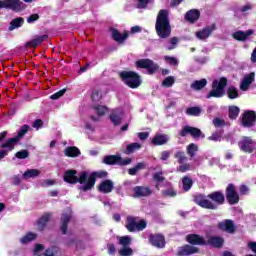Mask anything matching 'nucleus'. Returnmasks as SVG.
Instances as JSON below:
<instances>
[{
    "mask_svg": "<svg viewBox=\"0 0 256 256\" xmlns=\"http://www.w3.org/2000/svg\"><path fill=\"white\" fill-rule=\"evenodd\" d=\"M149 3H151V0H138V9H147Z\"/></svg>",
    "mask_w": 256,
    "mask_h": 256,
    "instance_id": "58",
    "label": "nucleus"
},
{
    "mask_svg": "<svg viewBox=\"0 0 256 256\" xmlns=\"http://www.w3.org/2000/svg\"><path fill=\"white\" fill-rule=\"evenodd\" d=\"M41 185L42 187H51V185H55V180L46 179Z\"/></svg>",
    "mask_w": 256,
    "mask_h": 256,
    "instance_id": "64",
    "label": "nucleus"
},
{
    "mask_svg": "<svg viewBox=\"0 0 256 256\" xmlns=\"http://www.w3.org/2000/svg\"><path fill=\"white\" fill-rule=\"evenodd\" d=\"M17 143H19V140L16 137L10 138V139L6 140L5 143L1 144V148L8 149V151H13V149H15V145H17Z\"/></svg>",
    "mask_w": 256,
    "mask_h": 256,
    "instance_id": "34",
    "label": "nucleus"
},
{
    "mask_svg": "<svg viewBox=\"0 0 256 256\" xmlns=\"http://www.w3.org/2000/svg\"><path fill=\"white\" fill-rule=\"evenodd\" d=\"M221 139H223V136L220 132H214L212 133L211 136L208 137L209 141H215V142L221 141Z\"/></svg>",
    "mask_w": 256,
    "mask_h": 256,
    "instance_id": "54",
    "label": "nucleus"
},
{
    "mask_svg": "<svg viewBox=\"0 0 256 256\" xmlns=\"http://www.w3.org/2000/svg\"><path fill=\"white\" fill-rule=\"evenodd\" d=\"M95 111L97 113V115H99V117H103V115H105V113H107L109 111V108H107V106H96Z\"/></svg>",
    "mask_w": 256,
    "mask_h": 256,
    "instance_id": "50",
    "label": "nucleus"
},
{
    "mask_svg": "<svg viewBox=\"0 0 256 256\" xmlns=\"http://www.w3.org/2000/svg\"><path fill=\"white\" fill-rule=\"evenodd\" d=\"M174 159H177L179 165H183V163H185V161H187V155H185L184 151H177L174 154Z\"/></svg>",
    "mask_w": 256,
    "mask_h": 256,
    "instance_id": "46",
    "label": "nucleus"
},
{
    "mask_svg": "<svg viewBox=\"0 0 256 256\" xmlns=\"http://www.w3.org/2000/svg\"><path fill=\"white\" fill-rule=\"evenodd\" d=\"M156 35L160 39H169L171 37V22L169 21V10H159L156 23H155Z\"/></svg>",
    "mask_w": 256,
    "mask_h": 256,
    "instance_id": "2",
    "label": "nucleus"
},
{
    "mask_svg": "<svg viewBox=\"0 0 256 256\" xmlns=\"http://www.w3.org/2000/svg\"><path fill=\"white\" fill-rule=\"evenodd\" d=\"M217 227L220 231H224L225 233H229L233 235L237 231V226H235V222L231 219H225L217 224Z\"/></svg>",
    "mask_w": 256,
    "mask_h": 256,
    "instance_id": "17",
    "label": "nucleus"
},
{
    "mask_svg": "<svg viewBox=\"0 0 256 256\" xmlns=\"http://www.w3.org/2000/svg\"><path fill=\"white\" fill-rule=\"evenodd\" d=\"M39 175H41V171L38 169H28L23 173V179H33L39 177Z\"/></svg>",
    "mask_w": 256,
    "mask_h": 256,
    "instance_id": "40",
    "label": "nucleus"
},
{
    "mask_svg": "<svg viewBox=\"0 0 256 256\" xmlns=\"http://www.w3.org/2000/svg\"><path fill=\"white\" fill-rule=\"evenodd\" d=\"M255 82V72L246 75L240 83V91H249V87Z\"/></svg>",
    "mask_w": 256,
    "mask_h": 256,
    "instance_id": "23",
    "label": "nucleus"
},
{
    "mask_svg": "<svg viewBox=\"0 0 256 256\" xmlns=\"http://www.w3.org/2000/svg\"><path fill=\"white\" fill-rule=\"evenodd\" d=\"M79 155H81V150H79V148H77V146L66 147V149H65L66 157L75 158V157H79Z\"/></svg>",
    "mask_w": 256,
    "mask_h": 256,
    "instance_id": "31",
    "label": "nucleus"
},
{
    "mask_svg": "<svg viewBox=\"0 0 256 256\" xmlns=\"http://www.w3.org/2000/svg\"><path fill=\"white\" fill-rule=\"evenodd\" d=\"M109 119L114 127H118L123 121V113L119 110H112Z\"/></svg>",
    "mask_w": 256,
    "mask_h": 256,
    "instance_id": "28",
    "label": "nucleus"
},
{
    "mask_svg": "<svg viewBox=\"0 0 256 256\" xmlns=\"http://www.w3.org/2000/svg\"><path fill=\"white\" fill-rule=\"evenodd\" d=\"M133 159L123 158L121 155H107L103 158L102 163L105 165H119L120 167H126V165H131Z\"/></svg>",
    "mask_w": 256,
    "mask_h": 256,
    "instance_id": "9",
    "label": "nucleus"
},
{
    "mask_svg": "<svg viewBox=\"0 0 256 256\" xmlns=\"http://www.w3.org/2000/svg\"><path fill=\"white\" fill-rule=\"evenodd\" d=\"M167 141H169V138H167V136H165L164 134H157L152 139V145H155L156 147L160 145H165Z\"/></svg>",
    "mask_w": 256,
    "mask_h": 256,
    "instance_id": "32",
    "label": "nucleus"
},
{
    "mask_svg": "<svg viewBox=\"0 0 256 256\" xmlns=\"http://www.w3.org/2000/svg\"><path fill=\"white\" fill-rule=\"evenodd\" d=\"M15 157L17 159H27L29 157V151L27 150H20L15 153Z\"/></svg>",
    "mask_w": 256,
    "mask_h": 256,
    "instance_id": "51",
    "label": "nucleus"
},
{
    "mask_svg": "<svg viewBox=\"0 0 256 256\" xmlns=\"http://www.w3.org/2000/svg\"><path fill=\"white\" fill-rule=\"evenodd\" d=\"M199 151V147L195 143H191L187 146V153L189 157H195V153Z\"/></svg>",
    "mask_w": 256,
    "mask_h": 256,
    "instance_id": "47",
    "label": "nucleus"
},
{
    "mask_svg": "<svg viewBox=\"0 0 256 256\" xmlns=\"http://www.w3.org/2000/svg\"><path fill=\"white\" fill-rule=\"evenodd\" d=\"M35 239H37V234L33 232H28L25 236L21 238V243H31V241H35Z\"/></svg>",
    "mask_w": 256,
    "mask_h": 256,
    "instance_id": "45",
    "label": "nucleus"
},
{
    "mask_svg": "<svg viewBox=\"0 0 256 256\" xmlns=\"http://www.w3.org/2000/svg\"><path fill=\"white\" fill-rule=\"evenodd\" d=\"M89 177V173L87 171H81L78 173L77 170H66L65 171V182L70 183L71 185H76V183H80V185H85L87 183V178Z\"/></svg>",
    "mask_w": 256,
    "mask_h": 256,
    "instance_id": "6",
    "label": "nucleus"
},
{
    "mask_svg": "<svg viewBox=\"0 0 256 256\" xmlns=\"http://www.w3.org/2000/svg\"><path fill=\"white\" fill-rule=\"evenodd\" d=\"M186 241L192 247H195V245H200L202 247H207V241H205V238H203L199 234H188L186 236Z\"/></svg>",
    "mask_w": 256,
    "mask_h": 256,
    "instance_id": "19",
    "label": "nucleus"
},
{
    "mask_svg": "<svg viewBox=\"0 0 256 256\" xmlns=\"http://www.w3.org/2000/svg\"><path fill=\"white\" fill-rule=\"evenodd\" d=\"M242 127L251 128L256 125V112L253 110H247L242 114L241 118Z\"/></svg>",
    "mask_w": 256,
    "mask_h": 256,
    "instance_id": "15",
    "label": "nucleus"
},
{
    "mask_svg": "<svg viewBox=\"0 0 256 256\" xmlns=\"http://www.w3.org/2000/svg\"><path fill=\"white\" fill-rule=\"evenodd\" d=\"M114 189H115V184H113V181L109 179L102 181L98 185L99 193H104V194L111 193V191H113Z\"/></svg>",
    "mask_w": 256,
    "mask_h": 256,
    "instance_id": "25",
    "label": "nucleus"
},
{
    "mask_svg": "<svg viewBox=\"0 0 256 256\" xmlns=\"http://www.w3.org/2000/svg\"><path fill=\"white\" fill-rule=\"evenodd\" d=\"M60 231H61L62 235H65V213H62V215H61Z\"/></svg>",
    "mask_w": 256,
    "mask_h": 256,
    "instance_id": "63",
    "label": "nucleus"
},
{
    "mask_svg": "<svg viewBox=\"0 0 256 256\" xmlns=\"http://www.w3.org/2000/svg\"><path fill=\"white\" fill-rule=\"evenodd\" d=\"M164 61H166V63L172 67H177L179 65V60L173 56H165Z\"/></svg>",
    "mask_w": 256,
    "mask_h": 256,
    "instance_id": "49",
    "label": "nucleus"
},
{
    "mask_svg": "<svg viewBox=\"0 0 256 256\" xmlns=\"http://www.w3.org/2000/svg\"><path fill=\"white\" fill-rule=\"evenodd\" d=\"M148 241L152 247H156L157 249H165V235L161 233L150 234Z\"/></svg>",
    "mask_w": 256,
    "mask_h": 256,
    "instance_id": "16",
    "label": "nucleus"
},
{
    "mask_svg": "<svg viewBox=\"0 0 256 256\" xmlns=\"http://www.w3.org/2000/svg\"><path fill=\"white\" fill-rule=\"evenodd\" d=\"M32 127H33L34 129H37V130L41 129V127H43V120H41V119H36V120L32 123Z\"/></svg>",
    "mask_w": 256,
    "mask_h": 256,
    "instance_id": "60",
    "label": "nucleus"
},
{
    "mask_svg": "<svg viewBox=\"0 0 256 256\" xmlns=\"http://www.w3.org/2000/svg\"><path fill=\"white\" fill-rule=\"evenodd\" d=\"M129 38V32L125 31L123 34L119 32V30L113 28L112 29V39L116 41V43H124Z\"/></svg>",
    "mask_w": 256,
    "mask_h": 256,
    "instance_id": "30",
    "label": "nucleus"
},
{
    "mask_svg": "<svg viewBox=\"0 0 256 256\" xmlns=\"http://www.w3.org/2000/svg\"><path fill=\"white\" fill-rule=\"evenodd\" d=\"M153 190L149 186H135L134 187V197H149L152 195Z\"/></svg>",
    "mask_w": 256,
    "mask_h": 256,
    "instance_id": "27",
    "label": "nucleus"
},
{
    "mask_svg": "<svg viewBox=\"0 0 256 256\" xmlns=\"http://www.w3.org/2000/svg\"><path fill=\"white\" fill-rule=\"evenodd\" d=\"M91 99L92 101H94L95 103H97V101H99V99H101V92L100 91H93L92 95H91Z\"/></svg>",
    "mask_w": 256,
    "mask_h": 256,
    "instance_id": "59",
    "label": "nucleus"
},
{
    "mask_svg": "<svg viewBox=\"0 0 256 256\" xmlns=\"http://www.w3.org/2000/svg\"><path fill=\"white\" fill-rule=\"evenodd\" d=\"M228 98L230 99H238L239 98V90L235 86H230L226 91Z\"/></svg>",
    "mask_w": 256,
    "mask_h": 256,
    "instance_id": "43",
    "label": "nucleus"
},
{
    "mask_svg": "<svg viewBox=\"0 0 256 256\" xmlns=\"http://www.w3.org/2000/svg\"><path fill=\"white\" fill-rule=\"evenodd\" d=\"M109 173L105 170L94 171L92 172L86 179V183L79 187V191H83V193H87V191H91L93 187H95V183H97V179H105L107 178Z\"/></svg>",
    "mask_w": 256,
    "mask_h": 256,
    "instance_id": "5",
    "label": "nucleus"
},
{
    "mask_svg": "<svg viewBox=\"0 0 256 256\" xmlns=\"http://www.w3.org/2000/svg\"><path fill=\"white\" fill-rule=\"evenodd\" d=\"M143 169H147V164H145V162H139L134 167L129 168L128 173L129 175L135 176L138 171H143Z\"/></svg>",
    "mask_w": 256,
    "mask_h": 256,
    "instance_id": "38",
    "label": "nucleus"
},
{
    "mask_svg": "<svg viewBox=\"0 0 256 256\" xmlns=\"http://www.w3.org/2000/svg\"><path fill=\"white\" fill-rule=\"evenodd\" d=\"M217 29V25L212 24L210 26L204 27L202 30H199L196 32L197 39H200L201 41L205 39H209V36Z\"/></svg>",
    "mask_w": 256,
    "mask_h": 256,
    "instance_id": "21",
    "label": "nucleus"
},
{
    "mask_svg": "<svg viewBox=\"0 0 256 256\" xmlns=\"http://www.w3.org/2000/svg\"><path fill=\"white\" fill-rule=\"evenodd\" d=\"M205 87H207V79L205 78L196 80L191 84V89L194 91H201V89H205Z\"/></svg>",
    "mask_w": 256,
    "mask_h": 256,
    "instance_id": "36",
    "label": "nucleus"
},
{
    "mask_svg": "<svg viewBox=\"0 0 256 256\" xmlns=\"http://www.w3.org/2000/svg\"><path fill=\"white\" fill-rule=\"evenodd\" d=\"M239 113H241V109L238 106H230L228 108V117L232 121H235L239 117Z\"/></svg>",
    "mask_w": 256,
    "mask_h": 256,
    "instance_id": "39",
    "label": "nucleus"
},
{
    "mask_svg": "<svg viewBox=\"0 0 256 256\" xmlns=\"http://www.w3.org/2000/svg\"><path fill=\"white\" fill-rule=\"evenodd\" d=\"M127 231L129 233H135L136 231H145L147 229V221L145 219H140L135 216H127L126 225Z\"/></svg>",
    "mask_w": 256,
    "mask_h": 256,
    "instance_id": "7",
    "label": "nucleus"
},
{
    "mask_svg": "<svg viewBox=\"0 0 256 256\" xmlns=\"http://www.w3.org/2000/svg\"><path fill=\"white\" fill-rule=\"evenodd\" d=\"M210 245V247H214V249H222L225 245V238L219 235H212L208 237L206 241V246Z\"/></svg>",
    "mask_w": 256,
    "mask_h": 256,
    "instance_id": "20",
    "label": "nucleus"
},
{
    "mask_svg": "<svg viewBox=\"0 0 256 256\" xmlns=\"http://www.w3.org/2000/svg\"><path fill=\"white\" fill-rule=\"evenodd\" d=\"M186 114L192 117H199L201 115V108L197 106L189 107L186 109Z\"/></svg>",
    "mask_w": 256,
    "mask_h": 256,
    "instance_id": "44",
    "label": "nucleus"
},
{
    "mask_svg": "<svg viewBox=\"0 0 256 256\" xmlns=\"http://www.w3.org/2000/svg\"><path fill=\"white\" fill-rule=\"evenodd\" d=\"M49 39V35L44 34L41 36H36L34 39L25 43V47H29L30 49H37L41 43H45Z\"/></svg>",
    "mask_w": 256,
    "mask_h": 256,
    "instance_id": "22",
    "label": "nucleus"
},
{
    "mask_svg": "<svg viewBox=\"0 0 256 256\" xmlns=\"http://www.w3.org/2000/svg\"><path fill=\"white\" fill-rule=\"evenodd\" d=\"M136 67L138 69H146L148 71V75H154V73L159 71V64L148 58L137 60Z\"/></svg>",
    "mask_w": 256,
    "mask_h": 256,
    "instance_id": "11",
    "label": "nucleus"
},
{
    "mask_svg": "<svg viewBox=\"0 0 256 256\" xmlns=\"http://www.w3.org/2000/svg\"><path fill=\"white\" fill-rule=\"evenodd\" d=\"M256 141L251 138V136H244L242 139L238 142V147L240 150L243 151V153H254Z\"/></svg>",
    "mask_w": 256,
    "mask_h": 256,
    "instance_id": "12",
    "label": "nucleus"
},
{
    "mask_svg": "<svg viewBox=\"0 0 256 256\" xmlns=\"http://www.w3.org/2000/svg\"><path fill=\"white\" fill-rule=\"evenodd\" d=\"M172 85H175V77L168 76L162 81V87L170 88Z\"/></svg>",
    "mask_w": 256,
    "mask_h": 256,
    "instance_id": "48",
    "label": "nucleus"
},
{
    "mask_svg": "<svg viewBox=\"0 0 256 256\" xmlns=\"http://www.w3.org/2000/svg\"><path fill=\"white\" fill-rule=\"evenodd\" d=\"M63 95H65V88H63L60 91L52 94L50 96V99H52V101H57L58 99H61V97H63Z\"/></svg>",
    "mask_w": 256,
    "mask_h": 256,
    "instance_id": "52",
    "label": "nucleus"
},
{
    "mask_svg": "<svg viewBox=\"0 0 256 256\" xmlns=\"http://www.w3.org/2000/svg\"><path fill=\"white\" fill-rule=\"evenodd\" d=\"M224 195L229 205H237V203H239V193L237 192L235 184H228Z\"/></svg>",
    "mask_w": 256,
    "mask_h": 256,
    "instance_id": "13",
    "label": "nucleus"
},
{
    "mask_svg": "<svg viewBox=\"0 0 256 256\" xmlns=\"http://www.w3.org/2000/svg\"><path fill=\"white\" fill-rule=\"evenodd\" d=\"M0 9H10L15 13H21L27 9V5L21 0H0Z\"/></svg>",
    "mask_w": 256,
    "mask_h": 256,
    "instance_id": "8",
    "label": "nucleus"
},
{
    "mask_svg": "<svg viewBox=\"0 0 256 256\" xmlns=\"http://www.w3.org/2000/svg\"><path fill=\"white\" fill-rule=\"evenodd\" d=\"M255 31L253 29H249L246 32L243 30H238L232 34L233 39L235 41H242L245 42L247 39H249L250 35H253Z\"/></svg>",
    "mask_w": 256,
    "mask_h": 256,
    "instance_id": "24",
    "label": "nucleus"
},
{
    "mask_svg": "<svg viewBox=\"0 0 256 256\" xmlns=\"http://www.w3.org/2000/svg\"><path fill=\"white\" fill-rule=\"evenodd\" d=\"M70 221L73 223L76 222L75 216H73V210L68 207L65 212V235H67V225H69Z\"/></svg>",
    "mask_w": 256,
    "mask_h": 256,
    "instance_id": "33",
    "label": "nucleus"
},
{
    "mask_svg": "<svg viewBox=\"0 0 256 256\" xmlns=\"http://www.w3.org/2000/svg\"><path fill=\"white\" fill-rule=\"evenodd\" d=\"M225 87H227V78L221 77L219 80H213L212 89L206 95V99H211V97L220 99L225 95Z\"/></svg>",
    "mask_w": 256,
    "mask_h": 256,
    "instance_id": "4",
    "label": "nucleus"
},
{
    "mask_svg": "<svg viewBox=\"0 0 256 256\" xmlns=\"http://www.w3.org/2000/svg\"><path fill=\"white\" fill-rule=\"evenodd\" d=\"M31 131V126L24 124L20 127V130L18 131V134L15 136L19 141L25 137L26 133H29Z\"/></svg>",
    "mask_w": 256,
    "mask_h": 256,
    "instance_id": "42",
    "label": "nucleus"
},
{
    "mask_svg": "<svg viewBox=\"0 0 256 256\" xmlns=\"http://www.w3.org/2000/svg\"><path fill=\"white\" fill-rule=\"evenodd\" d=\"M35 21H39V14H32L27 18V23H35Z\"/></svg>",
    "mask_w": 256,
    "mask_h": 256,
    "instance_id": "62",
    "label": "nucleus"
},
{
    "mask_svg": "<svg viewBox=\"0 0 256 256\" xmlns=\"http://www.w3.org/2000/svg\"><path fill=\"white\" fill-rule=\"evenodd\" d=\"M153 181H157L158 183H163L165 181V178L163 176V172H156L153 175Z\"/></svg>",
    "mask_w": 256,
    "mask_h": 256,
    "instance_id": "56",
    "label": "nucleus"
},
{
    "mask_svg": "<svg viewBox=\"0 0 256 256\" xmlns=\"http://www.w3.org/2000/svg\"><path fill=\"white\" fill-rule=\"evenodd\" d=\"M180 137H186L188 135H191L193 139H205V134H203V131L197 127L186 125L184 126L181 131L179 132Z\"/></svg>",
    "mask_w": 256,
    "mask_h": 256,
    "instance_id": "14",
    "label": "nucleus"
},
{
    "mask_svg": "<svg viewBox=\"0 0 256 256\" xmlns=\"http://www.w3.org/2000/svg\"><path fill=\"white\" fill-rule=\"evenodd\" d=\"M213 125H214V127L219 128V127H225V125H227V123L225 122V120H223L221 118H214Z\"/></svg>",
    "mask_w": 256,
    "mask_h": 256,
    "instance_id": "53",
    "label": "nucleus"
},
{
    "mask_svg": "<svg viewBox=\"0 0 256 256\" xmlns=\"http://www.w3.org/2000/svg\"><path fill=\"white\" fill-rule=\"evenodd\" d=\"M177 171L179 173H187V171H191V164L186 163V164H182L177 168Z\"/></svg>",
    "mask_w": 256,
    "mask_h": 256,
    "instance_id": "55",
    "label": "nucleus"
},
{
    "mask_svg": "<svg viewBox=\"0 0 256 256\" xmlns=\"http://www.w3.org/2000/svg\"><path fill=\"white\" fill-rule=\"evenodd\" d=\"M139 149H141V144L139 142H134L126 146V149L124 150V154L131 155L135 153V151H139Z\"/></svg>",
    "mask_w": 256,
    "mask_h": 256,
    "instance_id": "37",
    "label": "nucleus"
},
{
    "mask_svg": "<svg viewBox=\"0 0 256 256\" xmlns=\"http://www.w3.org/2000/svg\"><path fill=\"white\" fill-rule=\"evenodd\" d=\"M51 220V213H44L36 222L37 229L39 231H45V227H47V223Z\"/></svg>",
    "mask_w": 256,
    "mask_h": 256,
    "instance_id": "29",
    "label": "nucleus"
},
{
    "mask_svg": "<svg viewBox=\"0 0 256 256\" xmlns=\"http://www.w3.org/2000/svg\"><path fill=\"white\" fill-rule=\"evenodd\" d=\"M183 191H191V187H193V179L189 176H184L182 178Z\"/></svg>",
    "mask_w": 256,
    "mask_h": 256,
    "instance_id": "41",
    "label": "nucleus"
},
{
    "mask_svg": "<svg viewBox=\"0 0 256 256\" xmlns=\"http://www.w3.org/2000/svg\"><path fill=\"white\" fill-rule=\"evenodd\" d=\"M193 201L202 209L217 211L221 205H225V193L221 190H216L208 195L196 194L193 197Z\"/></svg>",
    "mask_w": 256,
    "mask_h": 256,
    "instance_id": "1",
    "label": "nucleus"
},
{
    "mask_svg": "<svg viewBox=\"0 0 256 256\" xmlns=\"http://www.w3.org/2000/svg\"><path fill=\"white\" fill-rule=\"evenodd\" d=\"M107 252H108V255H115V253H117V248L115 247V244L108 243Z\"/></svg>",
    "mask_w": 256,
    "mask_h": 256,
    "instance_id": "57",
    "label": "nucleus"
},
{
    "mask_svg": "<svg viewBox=\"0 0 256 256\" xmlns=\"http://www.w3.org/2000/svg\"><path fill=\"white\" fill-rule=\"evenodd\" d=\"M200 17H201V11H199L198 9H191L186 12L184 19L188 23H197Z\"/></svg>",
    "mask_w": 256,
    "mask_h": 256,
    "instance_id": "26",
    "label": "nucleus"
},
{
    "mask_svg": "<svg viewBox=\"0 0 256 256\" xmlns=\"http://www.w3.org/2000/svg\"><path fill=\"white\" fill-rule=\"evenodd\" d=\"M199 251H200L199 247L191 246L190 244H185L178 248L176 255L177 256L196 255V253H199Z\"/></svg>",
    "mask_w": 256,
    "mask_h": 256,
    "instance_id": "18",
    "label": "nucleus"
},
{
    "mask_svg": "<svg viewBox=\"0 0 256 256\" xmlns=\"http://www.w3.org/2000/svg\"><path fill=\"white\" fill-rule=\"evenodd\" d=\"M132 239L130 236L125 235L118 238V245H121L122 248L118 250L119 256H132L133 248H131Z\"/></svg>",
    "mask_w": 256,
    "mask_h": 256,
    "instance_id": "10",
    "label": "nucleus"
},
{
    "mask_svg": "<svg viewBox=\"0 0 256 256\" xmlns=\"http://www.w3.org/2000/svg\"><path fill=\"white\" fill-rule=\"evenodd\" d=\"M23 23H25V19L23 17L14 18L10 22L9 31H14V29H19V27H23Z\"/></svg>",
    "mask_w": 256,
    "mask_h": 256,
    "instance_id": "35",
    "label": "nucleus"
},
{
    "mask_svg": "<svg viewBox=\"0 0 256 256\" xmlns=\"http://www.w3.org/2000/svg\"><path fill=\"white\" fill-rule=\"evenodd\" d=\"M119 79L129 87L130 89H139L141 87L143 80L141 79V75L135 71H120L118 73Z\"/></svg>",
    "mask_w": 256,
    "mask_h": 256,
    "instance_id": "3",
    "label": "nucleus"
},
{
    "mask_svg": "<svg viewBox=\"0 0 256 256\" xmlns=\"http://www.w3.org/2000/svg\"><path fill=\"white\" fill-rule=\"evenodd\" d=\"M164 197H176L177 196V192H175L174 190H164L162 192Z\"/></svg>",
    "mask_w": 256,
    "mask_h": 256,
    "instance_id": "61",
    "label": "nucleus"
}]
</instances>
